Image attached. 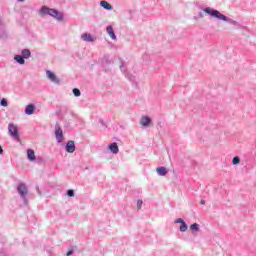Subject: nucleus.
Masks as SVG:
<instances>
[{
	"instance_id": "f3484780",
	"label": "nucleus",
	"mask_w": 256,
	"mask_h": 256,
	"mask_svg": "<svg viewBox=\"0 0 256 256\" xmlns=\"http://www.w3.org/2000/svg\"><path fill=\"white\" fill-rule=\"evenodd\" d=\"M156 173L157 175H159L160 177H165V175H167V168L160 166L156 169Z\"/></svg>"
},
{
	"instance_id": "dca6fc26",
	"label": "nucleus",
	"mask_w": 256,
	"mask_h": 256,
	"mask_svg": "<svg viewBox=\"0 0 256 256\" xmlns=\"http://www.w3.org/2000/svg\"><path fill=\"white\" fill-rule=\"evenodd\" d=\"M100 6L103 7V9H106V11H111V10H113V6H112L109 2H107V1H105V0H102V1L100 2Z\"/></svg>"
},
{
	"instance_id": "20e7f679",
	"label": "nucleus",
	"mask_w": 256,
	"mask_h": 256,
	"mask_svg": "<svg viewBox=\"0 0 256 256\" xmlns=\"http://www.w3.org/2000/svg\"><path fill=\"white\" fill-rule=\"evenodd\" d=\"M8 135H10L12 139H15V141H19V126H17L15 123H9Z\"/></svg>"
},
{
	"instance_id": "393cba45",
	"label": "nucleus",
	"mask_w": 256,
	"mask_h": 256,
	"mask_svg": "<svg viewBox=\"0 0 256 256\" xmlns=\"http://www.w3.org/2000/svg\"><path fill=\"white\" fill-rule=\"evenodd\" d=\"M67 196L68 197H75V190H73V189L67 190Z\"/></svg>"
},
{
	"instance_id": "c756f323",
	"label": "nucleus",
	"mask_w": 256,
	"mask_h": 256,
	"mask_svg": "<svg viewBox=\"0 0 256 256\" xmlns=\"http://www.w3.org/2000/svg\"><path fill=\"white\" fill-rule=\"evenodd\" d=\"M20 3H23V1H25V0H18Z\"/></svg>"
},
{
	"instance_id": "4be33fe9",
	"label": "nucleus",
	"mask_w": 256,
	"mask_h": 256,
	"mask_svg": "<svg viewBox=\"0 0 256 256\" xmlns=\"http://www.w3.org/2000/svg\"><path fill=\"white\" fill-rule=\"evenodd\" d=\"M72 93L75 97H81V90H79V88H74Z\"/></svg>"
},
{
	"instance_id": "bb28decb",
	"label": "nucleus",
	"mask_w": 256,
	"mask_h": 256,
	"mask_svg": "<svg viewBox=\"0 0 256 256\" xmlns=\"http://www.w3.org/2000/svg\"><path fill=\"white\" fill-rule=\"evenodd\" d=\"M141 207H143V200H138L137 201V209H141Z\"/></svg>"
},
{
	"instance_id": "aec40b11",
	"label": "nucleus",
	"mask_w": 256,
	"mask_h": 256,
	"mask_svg": "<svg viewBox=\"0 0 256 256\" xmlns=\"http://www.w3.org/2000/svg\"><path fill=\"white\" fill-rule=\"evenodd\" d=\"M5 37V25L3 24V18H0V38Z\"/></svg>"
},
{
	"instance_id": "6e6552de",
	"label": "nucleus",
	"mask_w": 256,
	"mask_h": 256,
	"mask_svg": "<svg viewBox=\"0 0 256 256\" xmlns=\"http://www.w3.org/2000/svg\"><path fill=\"white\" fill-rule=\"evenodd\" d=\"M174 223L180 224L179 231L181 233H185V231H187V229H189V226H187V222H185V220H183L182 218L176 219L174 221Z\"/></svg>"
},
{
	"instance_id": "a878e982",
	"label": "nucleus",
	"mask_w": 256,
	"mask_h": 256,
	"mask_svg": "<svg viewBox=\"0 0 256 256\" xmlns=\"http://www.w3.org/2000/svg\"><path fill=\"white\" fill-rule=\"evenodd\" d=\"M73 253H74V248H73V246H71L68 248V252H67L66 256H71V255H73Z\"/></svg>"
},
{
	"instance_id": "f03ea898",
	"label": "nucleus",
	"mask_w": 256,
	"mask_h": 256,
	"mask_svg": "<svg viewBox=\"0 0 256 256\" xmlns=\"http://www.w3.org/2000/svg\"><path fill=\"white\" fill-rule=\"evenodd\" d=\"M204 13L212 17L213 19H217L218 21H225L226 23H230L231 25H237V22L227 16L219 12V10H215L211 7H206L203 9Z\"/></svg>"
},
{
	"instance_id": "39448f33",
	"label": "nucleus",
	"mask_w": 256,
	"mask_h": 256,
	"mask_svg": "<svg viewBox=\"0 0 256 256\" xmlns=\"http://www.w3.org/2000/svg\"><path fill=\"white\" fill-rule=\"evenodd\" d=\"M17 192L20 195L21 199L24 201V203L27 204V195H29L27 185H25V183L18 184Z\"/></svg>"
},
{
	"instance_id": "cd10ccee",
	"label": "nucleus",
	"mask_w": 256,
	"mask_h": 256,
	"mask_svg": "<svg viewBox=\"0 0 256 256\" xmlns=\"http://www.w3.org/2000/svg\"><path fill=\"white\" fill-rule=\"evenodd\" d=\"M0 155H3V147L0 146Z\"/></svg>"
},
{
	"instance_id": "f257e3e1",
	"label": "nucleus",
	"mask_w": 256,
	"mask_h": 256,
	"mask_svg": "<svg viewBox=\"0 0 256 256\" xmlns=\"http://www.w3.org/2000/svg\"><path fill=\"white\" fill-rule=\"evenodd\" d=\"M38 15L40 17H47V15H49V17H53V19H56V21L59 22L63 21V19L65 18L63 12H60L55 8H49L47 6H42L38 11Z\"/></svg>"
},
{
	"instance_id": "4468645a",
	"label": "nucleus",
	"mask_w": 256,
	"mask_h": 256,
	"mask_svg": "<svg viewBox=\"0 0 256 256\" xmlns=\"http://www.w3.org/2000/svg\"><path fill=\"white\" fill-rule=\"evenodd\" d=\"M108 149L114 155H117V153H119V145H117L116 142H113L110 145H108Z\"/></svg>"
},
{
	"instance_id": "ddd939ff",
	"label": "nucleus",
	"mask_w": 256,
	"mask_h": 256,
	"mask_svg": "<svg viewBox=\"0 0 256 256\" xmlns=\"http://www.w3.org/2000/svg\"><path fill=\"white\" fill-rule=\"evenodd\" d=\"M66 152L67 153H75V141L70 140L66 143Z\"/></svg>"
},
{
	"instance_id": "5701e85b",
	"label": "nucleus",
	"mask_w": 256,
	"mask_h": 256,
	"mask_svg": "<svg viewBox=\"0 0 256 256\" xmlns=\"http://www.w3.org/2000/svg\"><path fill=\"white\" fill-rule=\"evenodd\" d=\"M239 163H241V158H239V156H235L232 159V165H239Z\"/></svg>"
},
{
	"instance_id": "2eb2a0df",
	"label": "nucleus",
	"mask_w": 256,
	"mask_h": 256,
	"mask_svg": "<svg viewBox=\"0 0 256 256\" xmlns=\"http://www.w3.org/2000/svg\"><path fill=\"white\" fill-rule=\"evenodd\" d=\"M35 113V104H28L25 108L26 115H33Z\"/></svg>"
},
{
	"instance_id": "1a4fd4ad",
	"label": "nucleus",
	"mask_w": 256,
	"mask_h": 256,
	"mask_svg": "<svg viewBox=\"0 0 256 256\" xmlns=\"http://www.w3.org/2000/svg\"><path fill=\"white\" fill-rule=\"evenodd\" d=\"M120 70L122 71V73H124L126 79H129V81H135V75L131 74V72L127 71V69H125V65L123 64V62L120 65Z\"/></svg>"
},
{
	"instance_id": "423d86ee",
	"label": "nucleus",
	"mask_w": 256,
	"mask_h": 256,
	"mask_svg": "<svg viewBox=\"0 0 256 256\" xmlns=\"http://www.w3.org/2000/svg\"><path fill=\"white\" fill-rule=\"evenodd\" d=\"M46 77L51 83H54L55 85H59L61 83V80L55 73H53L51 70L46 71Z\"/></svg>"
},
{
	"instance_id": "f8f14e48",
	"label": "nucleus",
	"mask_w": 256,
	"mask_h": 256,
	"mask_svg": "<svg viewBox=\"0 0 256 256\" xmlns=\"http://www.w3.org/2000/svg\"><path fill=\"white\" fill-rule=\"evenodd\" d=\"M106 32L108 33L110 39L112 41H117V35H115V30H113V26L109 25L106 27Z\"/></svg>"
},
{
	"instance_id": "c85d7f7f",
	"label": "nucleus",
	"mask_w": 256,
	"mask_h": 256,
	"mask_svg": "<svg viewBox=\"0 0 256 256\" xmlns=\"http://www.w3.org/2000/svg\"><path fill=\"white\" fill-rule=\"evenodd\" d=\"M200 204H201V205H205V200H201V201H200Z\"/></svg>"
},
{
	"instance_id": "9d476101",
	"label": "nucleus",
	"mask_w": 256,
	"mask_h": 256,
	"mask_svg": "<svg viewBox=\"0 0 256 256\" xmlns=\"http://www.w3.org/2000/svg\"><path fill=\"white\" fill-rule=\"evenodd\" d=\"M80 39H82V41H85V43H95V37L91 35V33H83L80 36Z\"/></svg>"
},
{
	"instance_id": "9b49d317",
	"label": "nucleus",
	"mask_w": 256,
	"mask_h": 256,
	"mask_svg": "<svg viewBox=\"0 0 256 256\" xmlns=\"http://www.w3.org/2000/svg\"><path fill=\"white\" fill-rule=\"evenodd\" d=\"M152 123L151 117L149 116H142L140 119V125L142 127H149Z\"/></svg>"
},
{
	"instance_id": "6ab92c4d",
	"label": "nucleus",
	"mask_w": 256,
	"mask_h": 256,
	"mask_svg": "<svg viewBox=\"0 0 256 256\" xmlns=\"http://www.w3.org/2000/svg\"><path fill=\"white\" fill-rule=\"evenodd\" d=\"M102 65L103 67H107V65H111V56L104 55V57L102 58Z\"/></svg>"
},
{
	"instance_id": "7ed1b4c3",
	"label": "nucleus",
	"mask_w": 256,
	"mask_h": 256,
	"mask_svg": "<svg viewBox=\"0 0 256 256\" xmlns=\"http://www.w3.org/2000/svg\"><path fill=\"white\" fill-rule=\"evenodd\" d=\"M25 59H31V50L27 48L21 50V55L14 56V61H16L18 65H25Z\"/></svg>"
},
{
	"instance_id": "0eeeda50",
	"label": "nucleus",
	"mask_w": 256,
	"mask_h": 256,
	"mask_svg": "<svg viewBox=\"0 0 256 256\" xmlns=\"http://www.w3.org/2000/svg\"><path fill=\"white\" fill-rule=\"evenodd\" d=\"M55 137H56V141L57 143H63V129H61V126L59 125V123H57L55 125Z\"/></svg>"
},
{
	"instance_id": "412c9836",
	"label": "nucleus",
	"mask_w": 256,
	"mask_h": 256,
	"mask_svg": "<svg viewBox=\"0 0 256 256\" xmlns=\"http://www.w3.org/2000/svg\"><path fill=\"white\" fill-rule=\"evenodd\" d=\"M190 230L192 231V233H197L199 231V224L194 223L190 226Z\"/></svg>"
},
{
	"instance_id": "b1692460",
	"label": "nucleus",
	"mask_w": 256,
	"mask_h": 256,
	"mask_svg": "<svg viewBox=\"0 0 256 256\" xmlns=\"http://www.w3.org/2000/svg\"><path fill=\"white\" fill-rule=\"evenodd\" d=\"M0 105H1L2 107H8L9 102H7V99L2 98V99L0 100Z\"/></svg>"
},
{
	"instance_id": "a211bd4d",
	"label": "nucleus",
	"mask_w": 256,
	"mask_h": 256,
	"mask_svg": "<svg viewBox=\"0 0 256 256\" xmlns=\"http://www.w3.org/2000/svg\"><path fill=\"white\" fill-rule=\"evenodd\" d=\"M27 157L29 161H35V159H37V157L35 156V151L33 149L27 150Z\"/></svg>"
}]
</instances>
